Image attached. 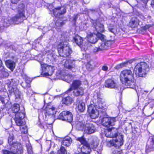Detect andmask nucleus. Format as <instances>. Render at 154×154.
Instances as JSON below:
<instances>
[{"mask_svg":"<svg viewBox=\"0 0 154 154\" xmlns=\"http://www.w3.org/2000/svg\"><path fill=\"white\" fill-rule=\"evenodd\" d=\"M92 102L94 104H91L88 107V112L91 118L96 119L99 116V111L96 108L105 110L107 107L105 100L101 96L100 93L95 91L93 94L92 99Z\"/></svg>","mask_w":154,"mask_h":154,"instance_id":"nucleus-1","label":"nucleus"},{"mask_svg":"<svg viewBox=\"0 0 154 154\" xmlns=\"http://www.w3.org/2000/svg\"><path fill=\"white\" fill-rule=\"evenodd\" d=\"M26 10L25 5L22 3L19 4L17 8V14L11 18L8 17L4 21L3 26H0V32H2L5 27L9 26L11 24H18L22 23L26 19L25 11Z\"/></svg>","mask_w":154,"mask_h":154,"instance_id":"nucleus-2","label":"nucleus"},{"mask_svg":"<svg viewBox=\"0 0 154 154\" xmlns=\"http://www.w3.org/2000/svg\"><path fill=\"white\" fill-rule=\"evenodd\" d=\"M120 78L122 83L127 88L134 89L135 88L134 74L130 70L125 69L120 73Z\"/></svg>","mask_w":154,"mask_h":154,"instance_id":"nucleus-3","label":"nucleus"},{"mask_svg":"<svg viewBox=\"0 0 154 154\" xmlns=\"http://www.w3.org/2000/svg\"><path fill=\"white\" fill-rule=\"evenodd\" d=\"M106 136L108 137H117L118 138L113 140L111 141L112 146L119 147L123 144L122 136L118 133V130L113 127L109 128L105 131Z\"/></svg>","mask_w":154,"mask_h":154,"instance_id":"nucleus-4","label":"nucleus"},{"mask_svg":"<svg viewBox=\"0 0 154 154\" xmlns=\"http://www.w3.org/2000/svg\"><path fill=\"white\" fill-rule=\"evenodd\" d=\"M14 139L13 135H10L8 143L11 145L10 151L3 150L4 154H22L23 150L21 144L19 142H12Z\"/></svg>","mask_w":154,"mask_h":154,"instance_id":"nucleus-5","label":"nucleus"},{"mask_svg":"<svg viewBox=\"0 0 154 154\" xmlns=\"http://www.w3.org/2000/svg\"><path fill=\"white\" fill-rule=\"evenodd\" d=\"M20 106L17 104H14L12 107V111L13 112L15 113L14 120L17 125H21L24 124L22 120L24 117L25 113L23 112H20Z\"/></svg>","mask_w":154,"mask_h":154,"instance_id":"nucleus-6","label":"nucleus"},{"mask_svg":"<svg viewBox=\"0 0 154 154\" xmlns=\"http://www.w3.org/2000/svg\"><path fill=\"white\" fill-rule=\"evenodd\" d=\"M67 40L60 43L57 47V50L59 55L61 56L66 57L69 56L72 52L70 47L68 45Z\"/></svg>","mask_w":154,"mask_h":154,"instance_id":"nucleus-7","label":"nucleus"},{"mask_svg":"<svg viewBox=\"0 0 154 154\" xmlns=\"http://www.w3.org/2000/svg\"><path fill=\"white\" fill-rule=\"evenodd\" d=\"M149 70V66L144 62H141L138 63L134 69L136 74L142 77H144Z\"/></svg>","mask_w":154,"mask_h":154,"instance_id":"nucleus-8","label":"nucleus"},{"mask_svg":"<svg viewBox=\"0 0 154 154\" xmlns=\"http://www.w3.org/2000/svg\"><path fill=\"white\" fill-rule=\"evenodd\" d=\"M98 145V141L96 139H93L90 145L88 143L83 144L81 148L79 149L81 151V153L82 154H89L91 152V149H94Z\"/></svg>","mask_w":154,"mask_h":154,"instance_id":"nucleus-9","label":"nucleus"},{"mask_svg":"<svg viewBox=\"0 0 154 154\" xmlns=\"http://www.w3.org/2000/svg\"><path fill=\"white\" fill-rule=\"evenodd\" d=\"M43 59H42L39 61L41 64L42 68L41 75L44 77H48L51 75L54 70V67L52 66L48 65L46 64H42L41 62Z\"/></svg>","mask_w":154,"mask_h":154,"instance_id":"nucleus-10","label":"nucleus"},{"mask_svg":"<svg viewBox=\"0 0 154 154\" xmlns=\"http://www.w3.org/2000/svg\"><path fill=\"white\" fill-rule=\"evenodd\" d=\"M59 119L63 121L71 123L73 119L71 113L68 111H63L61 113L58 117Z\"/></svg>","mask_w":154,"mask_h":154,"instance_id":"nucleus-11","label":"nucleus"},{"mask_svg":"<svg viewBox=\"0 0 154 154\" xmlns=\"http://www.w3.org/2000/svg\"><path fill=\"white\" fill-rule=\"evenodd\" d=\"M95 28L97 32L96 34L97 37L98 38L102 41H104L105 39V36L100 32H104L103 25L99 23H97L96 25H94Z\"/></svg>","mask_w":154,"mask_h":154,"instance_id":"nucleus-12","label":"nucleus"},{"mask_svg":"<svg viewBox=\"0 0 154 154\" xmlns=\"http://www.w3.org/2000/svg\"><path fill=\"white\" fill-rule=\"evenodd\" d=\"M116 117H104L102 120V124L106 127L114 125L115 122L116 121Z\"/></svg>","mask_w":154,"mask_h":154,"instance_id":"nucleus-13","label":"nucleus"},{"mask_svg":"<svg viewBox=\"0 0 154 154\" xmlns=\"http://www.w3.org/2000/svg\"><path fill=\"white\" fill-rule=\"evenodd\" d=\"M13 60H8L5 61V64L7 67L11 71H13L14 69L15 66V62H16L17 58L15 56H11L10 57Z\"/></svg>","mask_w":154,"mask_h":154,"instance_id":"nucleus-14","label":"nucleus"},{"mask_svg":"<svg viewBox=\"0 0 154 154\" xmlns=\"http://www.w3.org/2000/svg\"><path fill=\"white\" fill-rule=\"evenodd\" d=\"M95 129V127L92 124L86 123L85 125L84 132L87 134H91L94 133Z\"/></svg>","mask_w":154,"mask_h":154,"instance_id":"nucleus-15","label":"nucleus"},{"mask_svg":"<svg viewBox=\"0 0 154 154\" xmlns=\"http://www.w3.org/2000/svg\"><path fill=\"white\" fill-rule=\"evenodd\" d=\"M105 86L108 88H117L118 85L116 82L113 79H108L106 81Z\"/></svg>","mask_w":154,"mask_h":154,"instance_id":"nucleus-16","label":"nucleus"},{"mask_svg":"<svg viewBox=\"0 0 154 154\" xmlns=\"http://www.w3.org/2000/svg\"><path fill=\"white\" fill-rule=\"evenodd\" d=\"M75 63V60L71 59H69L65 61L64 66L66 68L71 69L76 67Z\"/></svg>","mask_w":154,"mask_h":154,"instance_id":"nucleus-17","label":"nucleus"},{"mask_svg":"<svg viewBox=\"0 0 154 154\" xmlns=\"http://www.w3.org/2000/svg\"><path fill=\"white\" fill-rule=\"evenodd\" d=\"M56 110L54 107L48 106L45 110V115L46 117H51L56 113Z\"/></svg>","mask_w":154,"mask_h":154,"instance_id":"nucleus-18","label":"nucleus"},{"mask_svg":"<svg viewBox=\"0 0 154 154\" xmlns=\"http://www.w3.org/2000/svg\"><path fill=\"white\" fill-rule=\"evenodd\" d=\"M53 12L54 16L58 17L60 14L65 13L66 9L63 7H58L53 9Z\"/></svg>","mask_w":154,"mask_h":154,"instance_id":"nucleus-19","label":"nucleus"},{"mask_svg":"<svg viewBox=\"0 0 154 154\" xmlns=\"http://www.w3.org/2000/svg\"><path fill=\"white\" fill-rule=\"evenodd\" d=\"M87 34L88 40L89 42L94 44L97 41L96 34H94V35L93 33L89 31L87 33Z\"/></svg>","mask_w":154,"mask_h":154,"instance_id":"nucleus-20","label":"nucleus"},{"mask_svg":"<svg viewBox=\"0 0 154 154\" xmlns=\"http://www.w3.org/2000/svg\"><path fill=\"white\" fill-rule=\"evenodd\" d=\"M57 74L58 78L68 83L70 82L73 79V76L70 74H68L64 76L62 75L61 73H60L59 75H58V73H57Z\"/></svg>","mask_w":154,"mask_h":154,"instance_id":"nucleus-21","label":"nucleus"},{"mask_svg":"<svg viewBox=\"0 0 154 154\" xmlns=\"http://www.w3.org/2000/svg\"><path fill=\"white\" fill-rule=\"evenodd\" d=\"M139 20L137 18L133 17L129 23V25L131 28H135L139 25Z\"/></svg>","mask_w":154,"mask_h":154,"instance_id":"nucleus-22","label":"nucleus"},{"mask_svg":"<svg viewBox=\"0 0 154 154\" xmlns=\"http://www.w3.org/2000/svg\"><path fill=\"white\" fill-rule=\"evenodd\" d=\"M82 84L81 82L79 80L74 81L72 85H71V88L69 89L71 91L72 89H75L77 88H79Z\"/></svg>","mask_w":154,"mask_h":154,"instance_id":"nucleus-23","label":"nucleus"},{"mask_svg":"<svg viewBox=\"0 0 154 154\" xmlns=\"http://www.w3.org/2000/svg\"><path fill=\"white\" fill-rule=\"evenodd\" d=\"M73 91L74 95L75 96H82L84 94V89L82 87L74 89Z\"/></svg>","mask_w":154,"mask_h":154,"instance_id":"nucleus-24","label":"nucleus"},{"mask_svg":"<svg viewBox=\"0 0 154 154\" xmlns=\"http://www.w3.org/2000/svg\"><path fill=\"white\" fill-rule=\"evenodd\" d=\"M85 108V104L82 101H80L78 103L77 109L80 112H83Z\"/></svg>","mask_w":154,"mask_h":154,"instance_id":"nucleus-25","label":"nucleus"},{"mask_svg":"<svg viewBox=\"0 0 154 154\" xmlns=\"http://www.w3.org/2000/svg\"><path fill=\"white\" fill-rule=\"evenodd\" d=\"M72 142L71 138L69 137H65L62 141V144L66 146H69Z\"/></svg>","mask_w":154,"mask_h":154,"instance_id":"nucleus-26","label":"nucleus"},{"mask_svg":"<svg viewBox=\"0 0 154 154\" xmlns=\"http://www.w3.org/2000/svg\"><path fill=\"white\" fill-rule=\"evenodd\" d=\"M74 40L76 44L81 47L82 45L83 40L82 38L79 35H76L74 37Z\"/></svg>","mask_w":154,"mask_h":154,"instance_id":"nucleus-27","label":"nucleus"},{"mask_svg":"<svg viewBox=\"0 0 154 154\" xmlns=\"http://www.w3.org/2000/svg\"><path fill=\"white\" fill-rule=\"evenodd\" d=\"M32 81V80L30 78H27L26 80L25 83H22L21 85L25 88H29L30 87V83Z\"/></svg>","mask_w":154,"mask_h":154,"instance_id":"nucleus-28","label":"nucleus"},{"mask_svg":"<svg viewBox=\"0 0 154 154\" xmlns=\"http://www.w3.org/2000/svg\"><path fill=\"white\" fill-rule=\"evenodd\" d=\"M137 92L138 94L141 95L143 97L144 95L147 94L149 93V91L146 90L144 89L140 88L138 89L137 91Z\"/></svg>","mask_w":154,"mask_h":154,"instance_id":"nucleus-29","label":"nucleus"},{"mask_svg":"<svg viewBox=\"0 0 154 154\" xmlns=\"http://www.w3.org/2000/svg\"><path fill=\"white\" fill-rule=\"evenodd\" d=\"M62 101L63 103L66 105H69L72 103V99L70 97H67L64 98Z\"/></svg>","mask_w":154,"mask_h":154,"instance_id":"nucleus-30","label":"nucleus"},{"mask_svg":"<svg viewBox=\"0 0 154 154\" xmlns=\"http://www.w3.org/2000/svg\"><path fill=\"white\" fill-rule=\"evenodd\" d=\"M85 125L83 122H78L76 124V128L79 130H82L85 129Z\"/></svg>","mask_w":154,"mask_h":154,"instance_id":"nucleus-31","label":"nucleus"},{"mask_svg":"<svg viewBox=\"0 0 154 154\" xmlns=\"http://www.w3.org/2000/svg\"><path fill=\"white\" fill-rule=\"evenodd\" d=\"M24 122V124L22 125H18L20 126V129L21 131V133L23 134H26L27 132V127L25 126V122Z\"/></svg>","mask_w":154,"mask_h":154,"instance_id":"nucleus-32","label":"nucleus"},{"mask_svg":"<svg viewBox=\"0 0 154 154\" xmlns=\"http://www.w3.org/2000/svg\"><path fill=\"white\" fill-rule=\"evenodd\" d=\"M76 140L79 141L82 144H83L88 143L86 139L84 137V136L80 137H76Z\"/></svg>","mask_w":154,"mask_h":154,"instance_id":"nucleus-33","label":"nucleus"},{"mask_svg":"<svg viewBox=\"0 0 154 154\" xmlns=\"http://www.w3.org/2000/svg\"><path fill=\"white\" fill-rule=\"evenodd\" d=\"M65 23L64 21L59 19L57 20L55 23L56 26L57 27L60 26H63Z\"/></svg>","mask_w":154,"mask_h":154,"instance_id":"nucleus-34","label":"nucleus"},{"mask_svg":"<svg viewBox=\"0 0 154 154\" xmlns=\"http://www.w3.org/2000/svg\"><path fill=\"white\" fill-rule=\"evenodd\" d=\"M134 60L133 59H132L127 62L122 63L120 64V67L122 68L123 66H126V65H128V63H129L130 64L132 63L133 62Z\"/></svg>","mask_w":154,"mask_h":154,"instance_id":"nucleus-35","label":"nucleus"},{"mask_svg":"<svg viewBox=\"0 0 154 154\" xmlns=\"http://www.w3.org/2000/svg\"><path fill=\"white\" fill-rule=\"evenodd\" d=\"M107 47L106 45V43H101L100 46L99 47V49H100L101 51H102L106 49Z\"/></svg>","mask_w":154,"mask_h":154,"instance_id":"nucleus-36","label":"nucleus"},{"mask_svg":"<svg viewBox=\"0 0 154 154\" xmlns=\"http://www.w3.org/2000/svg\"><path fill=\"white\" fill-rule=\"evenodd\" d=\"M59 154H65L66 153V149L63 146H61L60 150L58 151Z\"/></svg>","mask_w":154,"mask_h":154,"instance_id":"nucleus-37","label":"nucleus"},{"mask_svg":"<svg viewBox=\"0 0 154 154\" xmlns=\"http://www.w3.org/2000/svg\"><path fill=\"white\" fill-rule=\"evenodd\" d=\"M102 70L104 71H106L108 69V67L106 65L103 66L102 67Z\"/></svg>","mask_w":154,"mask_h":154,"instance_id":"nucleus-38","label":"nucleus"},{"mask_svg":"<svg viewBox=\"0 0 154 154\" xmlns=\"http://www.w3.org/2000/svg\"><path fill=\"white\" fill-rule=\"evenodd\" d=\"M101 51L99 49V48H95L94 49V52H97L99 51Z\"/></svg>","mask_w":154,"mask_h":154,"instance_id":"nucleus-39","label":"nucleus"},{"mask_svg":"<svg viewBox=\"0 0 154 154\" xmlns=\"http://www.w3.org/2000/svg\"><path fill=\"white\" fill-rule=\"evenodd\" d=\"M78 15H79L78 14L76 15H74L73 20H76V19L78 18Z\"/></svg>","mask_w":154,"mask_h":154,"instance_id":"nucleus-40","label":"nucleus"},{"mask_svg":"<svg viewBox=\"0 0 154 154\" xmlns=\"http://www.w3.org/2000/svg\"><path fill=\"white\" fill-rule=\"evenodd\" d=\"M151 5L152 7H154V0H152L151 2Z\"/></svg>","mask_w":154,"mask_h":154,"instance_id":"nucleus-41","label":"nucleus"},{"mask_svg":"<svg viewBox=\"0 0 154 154\" xmlns=\"http://www.w3.org/2000/svg\"><path fill=\"white\" fill-rule=\"evenodd\" d=\"M117 154H122V151H117Z\"/></svg>","mask_w":154,"mask_h":154,"instance_id":"nucleus-42","label":"nucleus"},{"mask_svg":"<svg viewBox=\"0 0 154 154\" xmlns=\"http://www.w3.org/2000/svg\"><path fill=\"white\" fill-rule=\"evenodd\" d=\"M154 108V109L152 111V114H153L154 113V106H153L152 107H151L150 108V109H151V110H152L153 109V108Z\"/></svg>","mask_w":154,"mask_h":154,"instance_id":"nucleus-43","label":"nucleus"},{"mask_svg":"<svg viewBox=\"0 0 154 154\" xmlns=\"http://www.w3.org/2000/svg\"><path fill=\"white\" fill-rule=\"evenodd\" d=\"M109 31L112 32H113V29H109Z\"/></svg>","mask_w":154,"mask_h":154,"instance_id":"nucleus-44","label":"nucleus"},{"mask_svg":"<svg viewBox=\"0 0 154 154\" xmlns=\"http://www.w3.org/2000/svg\"><path fill=\"white\" fill-rule=\"evenodd\" d=\"M149 27H150V26H149V25H146V26H145V27L146 28V29H148V28Z\"/></svg>","mask_w":154,"mask_h":154,"instance_id":"nucleus-45","label":"nucleus"},{"mask_svg":"<svg viewBox=\"0 0 154 154\" xmlns=\"http://www.w3.org/2000/svg\"><path fill=\"white\" fill-rule=\"evenodd\" d=\"M51 51H48L47 52H46V53H47V54H50L49 53V52H51Z\"/></svg>","mask_w":154,"mask_h":154,"instance_id":"nucleus-46","label":"nucleus"},{"mask_svg":"<svg viewBox=\"0 0 154 154\" xmlns=\"http://www.w3.org/2000/svg\"><path fill=\"white\" fill-rule=\"evenodd\" d=\"M28 152L29 153H30V154H31V153H32V151H31V150H30V151H29L28 150Z\"/></svg>","mask_w":154,"mask_h":154,"instance_id":"nucleus-47","label":"nucleus"},{"mask_svg":"<svg viewBox=\"0 0 154 154\" xmlns=\"http://www.w3.org/2000/svg\"><path fill=\"white\" fill-rule=\"evenodd\" d=\"M147 2V0H146L145 1V2H144V4H146Z\"/></svg>","mask_w":154,"mask_h":154,"instance_id":"nucleus-48","label":"nucleus"},{"mask_svg":"<svg viewBox=\"0 0 154 154\" xmlns=\"http://www.w3.org/2000/svg\"><path fill=\"white\" fill-rule=\"evenodd\" d=\"M152 141L154 143V136L152 138Z\"/></svg>","mask_w":154,"mask_h":154,"instance_id":"nucleus-49","label":"nucleus"},{"mask_svg":"<svg viewBox=\"0 0 154 154\" xmlns=\"http://www.w3.org/2000/svg\"><path fill=\"white\" fill-rule=\"evenodd\" d=\"M89 65V64L88 63L87 65V67H88Z\"/></svg>","mask_w":154,"mask_h":154,"instance_id":"nucleus-50","label":"nucleus"},{"mask_svg":"<svg viewBox=\"0 0 154 154\" xmlns=\"http://www.w3.org/2000/svg\"><path fill=\"white\" fill-rule=\"evenodd\" d=\"M3 0H0V2H2L3 1Z\"/></svg>","mask_w":154,"mask_h":154,"instance_id":"nucleus-51","label":"nucleus"}]
</instances>
